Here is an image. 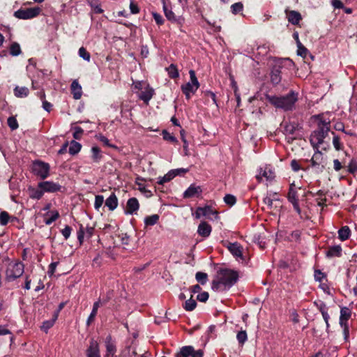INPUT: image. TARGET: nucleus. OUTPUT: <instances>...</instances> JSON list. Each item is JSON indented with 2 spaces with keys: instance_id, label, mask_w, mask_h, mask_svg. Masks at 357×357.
I'll list each match as a JSON object with an SVG mask.
<instances>
[{
  "instance_id": "1",
  "label": "nucleus",
  "mask_w": 357,
  "mask_h": 357,
  "mask_svg": "<svg viewBox=\"0 0 357 357\" xmlns=\"http://www.w3.org/2000/svg\"><path fill=\"white\" fill-rule=\"evenodd\" d=\"M238 278V274L235 271L220 269L212 282V289L215 291H220L230 288L236 282Z\"/></svg>"
},
{
  "instance_id": "2",
  "label": "nucleus",
  "mask_w": 357,
  "mask_h": 357,
  "mask_svg": "<svg viewBox=\"0 0 357 357\" xmlns=\"http://www.w3.org/2000/svg\"><path fill=\"white\" fill-rule=\"evenodd\" d=\"M266 97L267 100L274 107L284 111L294 109L296 102L298 100V93L294 91H291L282 96L266 95Z\"/></svg>"
},
{
  "instance_id": "3",
  "label": "nucleus",
  "mask_w": 357,
  "mask_h": 357,
  "mask_svg": "<svg viewBox=\"0 0 357 357\" xmlns=\"http://www.w3.org/2000/svg\"><path fill=\"white\" fill-rule=\"evenodd\" d=\"M330 130V122L320 119L318 122V128L310 135L312 146L317 149L319 146L324 143V139L328 135Z\"/></svg>"
},
{
  "instance_id": "4",
  "label": "nucleus",
  "mask_w": 357,
  "mask_h": 357,
  "mask_svg": "<svg viewBox=\"0 0 357 357\" xmlns=\"http://www.w3.org/2000/svg\"><path fill=\"white\" fill-rule=\"evenodd\" d=\"M24 264L20 261L10 262L6 270L5 280L12 282L22 275L24 273Z\"/></svg>"
},
{
  "instance_id": "5",
  "label": "nucleus",
  "mask_w": 357,
  "mask_h": 357,
  "mask_svg": "<svg viewBox=\"0 0 357 357\" xmlns=\"http://www.w3.org/2000/svg\"><path fill=\"white\" fill-rule=\"evenodd\" d=\"M190 82L183 84L181 90L187 99L190 98V93H195L199 87V83L193 70L189 71Z\"/></svg>"
},
{
  "instance_id": "6",
  "label": "nucleus",
  "mask_w": 357,
  "mask_h": 357,
  "mask_svg": "<svg viewBox=\"0 0 357 357\" xmlns=\"http://www.w3.org/2000/svg\"><path fill=\"white\" fill-rule=\"evenodd\" d=\"M50 169L49 164L42 161H35L32 165L33 173L41 179H45L49 176Z\"/></svg>"
},
{
  "instance_id": "7",
  "label": "nucleus",
  "mask_w": 357,
  "mask_h": 357,
  "mask_svg": "<svg viewBox=\"0 0 357 357\" xmlns=\"http://www.w3.org/2000/svg\"><path fill=\"white\" fill-rule=\"evenodd\" d=\"M40 11V8L38 6L25 9L20 8L14 13V16L18 19L29 20L37 17Z\"/></svg>"
},
{
  "instance_id": "8",
  "label": "nucleus",
  "mask_w": 357,
  "mask_h": 357,
  "mask_svg": "<svg viewBox=\"0 0 357 357\" xmlns=\"http://www.w3.org/2000/svg\"><path fill=\"white\" fill-rule=\"evenodd\" d=\"M187 172L188 169L184 168L172 169L164 176L158 178V183L159 185H163L165 183L170 181L176 176L179 175L181 174H185Z\"/></svg>"
},
{
  "instance_id": "9",
  "label": "nucleus",
  "mask_w": 357,
  "mask_h": 357,
  "mask_svg": "<svg viewBox=\"0 0 357 357\" xmlns=\"http://www.w3.org/2000/svg\"><path fill=\"white\" fill-rule=\"evenodd\" d=\"M38 187L40 189H43L45 192H56L60 191L61 186L53 181H42L38 184Z\"/></svg>"
},
{
  "instance_id": "10",
  "label": "nucleus",
  "mask_w": 357,
  "mask_h": 357,
  "mask_svg": "<svg viewBox=\"0 0 357 357\" xmlns=\"http://www.w3.org/2000/svg\"><path fill=\"white\" fill-rule=\"evenodd\" d=\"M275 176V172L269 167H266L264 169L260 168L259 173L256 176V178L259 182H261L263 177L267 181H272Z\"/></svg>"
},
{
  "instance_id": "11",
  "label": "nucleus",
  "mask_w": 357,
  "mask_h": 357,
  "mask_svg": "<svg viewBox=\"0 0 357 357\" xmlns=\"http://www.w3.org/2000/svg\"><path fill=\"white\" fill-rule=\"evenodd\" d=\"M288 200L293 204L294 208L296 210V211L300 214L301 211L298 205V199L297 197V192L292 188V186L290 187L288 195H287Z\"/></svg>"
},
{
  "instance_id": "12",
  "label": "nucleus",
  "mask_w": 357,
  "mask_h": 357,
  "mask_svg": "<svg viewBox=\"0 0 357 357\" xmlns=\"http://www.w3.org/2000/svg\"><path fill=\"white\" fill-rule=\"evenodd\" d=\"M202 190L200 186L192 184L190 187L184 192V198H190L194 197H199L201 195Z\"/></svg>"
},
{
  "instance_id": "13",
  "label": "nucleus",
  "mask_w": 357,
  "mask_h": 357,
  "mask_svg": "<svg viewBox=\"0 0 357 357\" xmlns=\"http://www.w3.org/2000/svg\"><path fill=\"white\" fill-rule=\"evenodd\" d=\"M139 208L138 200L135 197L130 198L126 204V213L133 214L136 213Z\"/></svg>"
},
{
  "instance_id": "14",
  "label": "nucleus",
  "mask_w": 357,
  "mask_h": 357,
  "mask_svg": "<svg viewBox=\"0 0 357 357\" xmlns=\"http://www.w3.org/2000/svg\"><path fill=\"white\" fill-rule=\"evenodd\" d=\"M86 357H100L99 345L93 340L90 342V345L86 350Z\"/></svg>"
},
{
  "instance_id": "15",
  "label": "nucleus",
  "mask_w": 357,
  "mask_h": 357,
  "mask_svg": "<svg viewBox=\"0 0 357 357\" xmlns=\"http://www.w3.org/2000/svg\"><path fill=\"white\" fill-rule=\"evenodd\" d=\"M211 230L212 228L209 224L206 222H202L198 226L197 233L203 237H208L210 235Z\"/></svg>"
},
{
  "instance_id": "16",
  "label": "nucleus",
  "mask_w": 357,
  "mask_h": 357,
  "mask_svg": "<svg viewBox=\"0 0 357 357\" xmlns=\"http://www.w3.org/2000/svg\"><path fill=\"white\" fill-rule=\"evenodd\" d=\"M71 93L75 100L81 98L82 95V86L77 80H74L70 86Z\"/></svg>"
},
{
  "instance_id": "17",
  "label": "nucleus",
  "mask_w": 357,
  "mask_h": 357,
  "mask_svg": "<svg viewBox=\"0 0 357 357\" xmlns=\"http://www.w3.org/2000/svg\"><path fill=\"white\" fill-rule=\"evenodd\" d=\"M228 249L234 257L243 259V248L240 245V244L237 243H229V245H228Z\"/></svg>"
},
{
  "instance_id": "18",
  "label": "nucleus",
  "mask_w": 357,
  "mask_h": 357,
  "mask_svg": "<svg viewBox=\"0 0 357 357\" xmlns=\"http://www.w3.org/2000/svg\"><path fill=\"white\" fill-rule=\"evenodd\" d=\"M105 206L109 211H114L118 206V198L114 192L105 200Z\"/></svg>"
},
{
  "instance_id": "19",
  "label": "nucleus",
  "mask_w": 357,
  "mask_h": 357,
  "mask_svg": "<svg viewBox=\"0 0 357 357\" xmlns=\"http://www.w3.org/2000/svg\"><path fill=\"white\" fill-rule=\"evenodd\" d=\"M154 93V91L152 88L149 87V86L144 89V91H142L140 94L139 95V97L141 100H142L145 103H148L149 101L152 98Z\"/></svg>"
},
{
  "instance_id": "20",
  "label": "nucleus",
  "mask_w": 357,
  "mask_h": 357,
  "mask_svg": "<svg viewBox=\"0 0 357 357\" xmlns=\"http://www.w3.org/2000/svg\"><path fill=\"white\" fill-rule=\"evenodd\" d=\"M264 203L267 206L268 209L278 208L280 207V200L273 199L271 196H266L264 199Z\"/></svg>"
},
{
  "instance_id": "21",
  "label": "nucleus",
  "mask_w": 357,
  "mask_h": 357,
  "mask_svg": "<svg viewBox=\"0 0 357 357\" xmlns=\"http://www.w3.org/2000/svg\"><path fill=\"white\" fill-rule=\"evenodd\" d=\"M288 21L292 24H298L301 20V14L295 10H291L287 13Z\"/></svg>"
},
{
  "instance_id": "22",
  "label": "nucleus",
  "mask_w": 357,
  "mask_h": 357,
  "mask_svg": "<svg viewBox=\"0 0 357 357\" xmlns=\"http://www.w3.org/2000/svg\"><path fill=\"white\" fill-rule=\"evenodd\" d=\"M351 314V310L348 307H344L341 308L340 317V326L347 324V321L350 318Z\"/></svg>"
},
{
  "instance_id": "23",
  "label": "nucleus",
  "mask_w": 357,
  "mask_h": 357,
  "mask_svg": "<svg viewBox=\"0 0 357 357\" xmlns=\"http://www.w3.org/2000/svg\"><path fill=\"white\" fill-rule=\"evenodd\" d=\"M100 304H101L100 300H98V301H96L93 303L92 311L86 321V324L88 326H89L94 321L95 317L98 312V310Z\"/></svg>"
},
{
  "instance_id": "24",
  "label": "nucleus",
  "mask_w": 357,
  "mask_h": 357,
  "mask_svg": "<svg viewBox=\"0 0 357 357\" xmlns=\"http://www.w3.org/2000/svg\"><path fill=\"white\" fill-rule=\"evenodd\" d=\"M342 253V248L340 245H335L330 247L326 252L328 257H340Z\"/></svg>"
},
{
  "instance_id": "25",
  "label": "nucleus",
  "mask_w": 357,
  "mask_h": 357,
  "mask_svg": "<svg viewBox=\"0 0 357 357\" xmlns=\"http://www.w3.org/2000/svg\"><path fill=\"white\" fill-rule=\"evenodd\" d=\"M29 93V90L25 86H16L14 89V94L17 98H25Z\"/></svg>"
},
{
  "instance_id": "26",
  "label": "nucleus",
  "mask_w": 357,
  "mask_h": 357,
  "mask_svg": "<svg viewBox=\"0 0 357 357\" xmlns=\"http://www.w3.org/2000/svg\"><path fill=\"white\" fill-rule=\"evenodd\" d=\"M213 213V210L210 206L199 207L196 210L195 217L196 218H200L201 216H206Z\"/></svg>"
},
{
  "instance_id": "27",
  "label": "nucleus",
  "mask_w": 357,
  "mask_h": 357,
  "mask_svg": "<svg viewBox=\"0 0 357 357\" xmlns=\"http://www.w3.org/2000/svg\"><path fill=\"white\" fill-rule=\"evenodd\" d=\"M58 318V312H54L53 317L50 320L45 321L43 323L41 329L47 332L48 329L52 328Z\"/></svg>"
},
{
  "instance_id": "28",
  "label": "nucleus",
  "mask_w": 357,
  "mask_h": 357,
  "mask_svg": "<svg viewBox=\"0 0 357 357\" xmlns=\"http://www.w3.org/2000/svg\"><path fill=\"white\" fill-rule=\"evenodd\" d=\"M106 349H107V353H106L105 357H114V356L116 353V347L111 342L110 339H107Z\"/></svg>"
},
{
  "instance_id": "29",
  "label": "nucleus",
  "mask_w": 357,
  "mask_h": 357,
  "mask_svg": "<svg viewBox=\"0 0 357 357\" xmlns=\"http://www.w3.org/2000/svg\"><path fill=\"white\" fill-rule=\"evenodd\" d=\"M281 71L279 68H274L271 72V79L273 84H278L281 80Z\"/></svg>"
},
{
  "instance_id": "30",
  "label": "nucleus",
  "mask_w": 357,
  "mask_h": 357,
  "mask_svg": "<svg viewBox=\"0 0 357 357\" xmlns=\"http://www.w3.org/2000/svg\"><path fill=\"white\" fill-rule=\"evenodd\" d=\"M350 233H351V231H350L349 227H347V226L342 227L338 231L339 238L342 241H345L349 238Z\"/></svg>"
},
{
  "instance_id": "31",
  "label": "nucleus",
  "mask_w": 357,
  "mask_h": 357,
  "mask_svg": "<svg viewBox=\"0 0 357 357\" xmlns=\"http://www.w3.org/2000/svg\"><path fill=\"white\" fill-rule=\"evenodd\" d=\"M264 234H255L253 236L252 241L257 243L259 247L261 249L265 248L266 242L264 240Z\"/></svg>"
},
{
  "instance_id": "32",
  "label": "nucleus",
  "mask_w": 357,
  "mask_h": 357,
  "mask_svg": "<svg viewBox=\"0 0 357 357\" xmlns=\"http://www.w3.org/2000/svg\"><path fill=\"white\" fill-rule=\"evenodd\" d=\"M197 306V302L195 299L192 298V296L191 295L190 298L185 301L184 304L183 305V308L186 311H192L195 309Z\"/></svg>"
},
{
  "instance_id": "33",
  "label": "nucleus",
  "mask_w": 357,
  "mask_h": 357,
  "mask_svg": "<svg viewBox=\"0 0 357 357\" xmlns=\"http://www.w3.org/2000/svg\"><path fill=\"white\" fill-rule=\"evenodd\" d=\"M194 348L191 346H186L181 348L179 353L176 355L181 356L183 357H191Z\"/></svg>"
},
{
  "instance_id": "34",
  "label": "nucleus",
  "mask_w": 357,
  "mask_h": 357,
  "mask_svg": "<svg viewBox=\"0 0 357 357\" xmlns=\"http://www.w3.org/2000/svg\"><path fill=\"white\" fill-rule=\"evenodd\" d=\"M163 9L165 15L169 20L172 22L177 21V18L176 17L174 13L172 11V10L169 9L168 6L165 3L163 5Z\"/></svg>"
},
{
  "instance_id": "35",
  "label": "nucleus",
  "mask_w": 357,
  "mask_h": 357,
  "mask_svg": "<svg viewBox=\"0 0 357 357\" xmlns=\"http://www.w3.org/2000/svg\"><path fill=\"white\" fill-rule=\"evenodd\" d=\"M81 144L75 141H72L69 147V153L71 155L77 153L81 149Z\"/></svg>"
},
{
  "instance_id": "36",
  "label": "nucleus",
  "mask_w": 357,
  "mask_h": 357,
  "mask_svg": "<svg viewBox=\"0 0 357 357\" xmlns=\"http://www.w3.org/2000/svg\"><path fill=\"white\" fill-rule=\"evenodd\" d=\"M159 220V215L157 214H154L150 216H147L144 220V223L146 226L150 225H154L157 223V222Z\"/></svg>"
},
{
  "instance_id": "37",
  "label": "nucleus",
  "mask_w": 357,
  "mask_h": 357,
  "mask_svg": "<svg viewBox=\"0 0 357 357\" xmlns=\"http://www.w3.org/2000/svg\"><path fill=\"white\" fill-rule=\"evenodd\" d=\"M92 158L94 162H98L102 155L100 154V149L98 146H93L91 149Z\"/></svg>"
},
{
  "instance_id": "38",
  "label": "nucleus",
  "mask_w": 357,
  "mask_h": 357,
  "mask_svg": "<svg viewBox=\"0 0 357 357\" xmlns=\"http://www.w3.org/2000/svg\"><path fill=\"white\" fill-rule=\"evenodd\" d=\"M21 53V48L17 43H13L10 47V54L12 56H18Z\"/></svg>"
},
{
  "instance_id": "39",
  "label": "nucleus",
  "mask_w": 357,
  "mask_h": 357,
  "mask_svg": "<svg viewBox=\"0 0 357 357\" xmlns=\"http://www.w3.org/2000/svg\"><path fill=\"white\" fill-rule=\"evenodd\" d=\"M196 280L201 283L204 284L207 282L208 275L206 273L203 272H197L195 275Z\"/></svg>"
},
{
  "instance_id": "40",
  "label": "nucleus",
  "mask_w": 357,
  "mask_h": 357,
  "mask_svg": "<svg viewBox=\"0 0 357 357\" xmlns=\"http://www.w3.org/2000/svg\"><path fill=\"white\" fill-rule=\"evenodd\" d=\"M51 216L45 220V224L47 225H51L53 222L58 219L59 213L57 211H52L50 212Z\"/></svg>"
},
{
  "instance_id": "41",
  "label": "nucleus",
  "mask_w": 357,
  "mask_h": 357,
  "mask_svg": "<svg viewBox=\"0 0 357 357\" xmlns=\"http://www.w3.org/2000/svg\"><path fill=\"white\" fill-rule=\"evenodd\" d=\"M10 220V215L6 211L0 213V224L3 226L6 225Z\"/></svg>"
},
{
  "instance_id": "42",
  "label": "nucleus",
  "mask_w": 357,
  "mask_h": 357,
  "mask_svg": "<svg viewBox=\"0 0 357 357\" xmlns=\"http://www.w3.org/2000/svg\"><path fill=\"white\" fill-rule=\"evenodd\" d=\"M236 338H237L239 344H243L248 339L246 331H239L236 335Z\"/></svg>"
},
{
  "instance_id": "43",
  "label": "nucleus",
  "mask_w": 357,
  "mask_h": 357,
  "mask_svg": "<svg viewBox=\"0 0 357 357\" xmlns=\"http://www.w3.org/2000/svg\"><path fill=\"white\" fill-rule=\"evenodd\" d=\"M44 194V192L43 189H33L31 190V194L30 195V197L33 199H40Z\"/></svg>"
},
{
  "instance_id": "44",
  "label": "nucleus",
  "mask_w": 357,
  "mask_h": 357,
  "mask_svg": "<svg viewBox=\"0 0 357 357\" xmlns=\"http://www.w3.org/2000/svg\"><path fill=\"white\" fill-rule=\"evenodd\" d=\"M8 125L12 130H15L18 128V123L14 116H10L8 119Z\"/></svg>"
},
{
  "instance_id": "45",
  "label": "nucleus",
  "mask_w": 357,
  "mask_h": 357,
  "mask_svg": "<svg viewBox=\"0 0 357 357\" xmlns=\"http://www.w3.org/2000/svg\"><path fill=\"white\" fill-rule=\"evenodd\" d=\"M297 47H298V50H297L298 54L303 57H305L307 52V50L301 44L300 40H298V42H297Z\"/></svg>"
},
{
  "instance_id": "46",
  "label": "nucleus",
  "mask_w": 357,
  "mask_h": 357,
  "mask_svg": "<svg viewBox=\"0 0 357 357\" xmlns=\"http://www.w3.org/2000/svg\"><path fill=\"white\" fill-rule=\"evenodd\" d=\"M324 195L325 193L322 190H319L316 193V195L319 197L317 199V202L319 206H323L325 204V202H326V198H322V196H324Z\"/></svg>"
},
{
  "instance_id": "47",
  "label": "nucleus",
  "mask_w": 357,
  "mask_h": 357,
  "mask_svg": "<svg viewBox=\"0 0 357 357\" xmlns=\"http://www.w3.org/2000/svg\"><path fill=\"white\" fill-rule=\"evenodd\" d=\"M168 73L172 78H176L178 77V72L176 67L172 64L167 68Z\"/></svg>"
},
{
  "instance_id": "48",
  "label": "nucleus",
  "mask_w": 357,
  "mask_h": 357,
  "mask_svg": "<svg viewBox=\"0 0 357 357\" xmlns=\"http://www.w3.org/2000/svg\"><path fill=\"white\" fill-rule=\"evenodd\" d=\"M79 55L84 60L89 61L91 58L90 54L86 51V50L84 47H82L79 49Z\"/></svg>"
},
{
  "instance_id": "49",
  "label": "nucleus",
  "mask_w": 357,
  "mask_h": 357,
  "mask_svg": "<svg viewBox=\"0 0 357 357\" xmlns=\"http://www.w3.org/2000/svg\"><path fill=\"white\" fill-rule=\"evenodd\" d=\"M104 202V197L102 195H96L95 197L94 207L96 210L102 206Z\"/></svg>"
},
{
  "instance_id": "50",
  "label": "nucleus",
  "mask_w": 357,
  "mask_h": 357,
  "mask_svg": "<svg viewBox=\"0 0 357 357\" xmlns=\"http://www.w3.org/2000/svg\"><path fill=\"white\" fill-rule=\"evenodd\" d=\"M224 201L227 204L233 206L236 203V199L234 195L228 194L225 196Z\"/></svg>"
},
{
  "instance_id": "51",
  "label": "nucleus",
  "mask_w": 357,
  "mask_h": 357,
  "mask_svg": "<svg viewBox=\"0 0 357 357\" xmlns=\"http://www.w3.org/2000/svg\"><path fill=\"white\" fill-rule=\"evenodd\" d=\"M243 6L241 2L236 3L231 6V12L237 14L243 10Z\"/></svg>"
},
{
  "instance_id": "52",
  "label": "nucleus",
  "mask_w": 357,
  "mask_h": 357,
  "mask_svg": "<svg viewBox=\"0 0 357 357\" xmlns=\"http://www.w3.org/2000/svg\"><path fill=\"white\" fill-rule=\"evenodd\" d=\"M162 137L165 140L169 141L172 142H176V137L166 130L162 131Z\"/></svg>"
},
{
  "instance_id": "53",
  "label": "nucleus",
  "mask_w": 357,
  "mask_h": 357,
  "mask_svg": "<svg viewBox=\"0 0 357 357\" xmlns=\"http://www.w3.org/2000/svg\"><path fill=\"white\" fill-rule=\"evenodd\" d=\"M85 231L84 227L81 225L79 227V229L77 231V238L79 241V243L82 244L84 240V237L85 236Z\"/></svg>"
},
{
  "instance_id": "54",
  "label": "nucleus",
  "mask_w": 357,
  "mask_h": 357,
  "mask_svg": "<svg viewBox=\"0 0 357 357\" xmlns=\"http://www.w3.org/2000/svg\"><path fill=\"white\" fill-rule=\"evenodd\" d=\"M83 134V130L80 127H75L73 137L76 139H79Z\"/></svg>"
},
{
  "instance_id": "55",
  "label": "nucleus",
  "mask_w": 357,
  "mask_h": 357,
  "mask_svg": "<svg viewBox=\"0 0 357 357\" xmlns=\"http://www.w3.org/2000/svg\"><path fill=\"white\" fill-rule=\"evenodd\" d=\"M71 231V227L68 225H66L65 228L61 230V234L66 240H67L70 237Z\"/></svg>"
},
{
  "instance_id": "56",
  "label": "nucleus",
  "mask_w": 357,
  "mask_h": 357,
  "mask_svg": "<svg viewBox=\"0 0 357 357\" xmlns=\"http://www.w3.org/2000/svg\"><path fill=\"white\" fill-rule=\"evenodd\" d=\"M208 294L206 291H204L197 295V299L201 302H206L208 299Z\"/></svg>"
},
{
  "instance_id": "57",
  "label": "nucleus",
  "mask_w": 357,
  "mask_h": 357,
  "mask_svg": "<svg viewBox=\"0 0 357 357\" xmlns=\"http://www.w3.org/2000/svg\"><path fill=\"white\" fill-rule=\"evenodd\" d=\"M333 144L337 151H340L342 149L339 137L336 135L333 137Z\"/></svg>"
},
{
  "instance_id": "58",
  "label": "nucleus",
  "mask_w": 357,
  "mask_h": 357,
  "mask_svg": "<svg viewBox=\"0 0 357 357\" xmlns=\"http://www.w3.org/2000/svg\"><path fill=\"white\" fill-rule=\"evenodd\" d=\"M153 17L155 21V22L158 24V25H162L164 22V20L162 18V17L157 13H153Z\"/></svg>"
},
{
  "instance_id": "59",
  "label": "nucleus",
  "mask_w": 357,
  "mask_h": 357,
  "mask_svg": "<svg viewBox=\"0 0 357 357\" xmlns=\"http://www.w3.org/2000/svg\"><path fill=\"white\" fill-rule=\"evenodd\" d=\"M130 10L132 14H137L139 12V8L137 4H135L133 1H131L130 3Z\"/></svg>"
},
{
  "instance_id": "60",
  "label": "nucleus",
  "mask_w": 357,
  "mask_h": 357,
  "mask_svg": "<svg viewBox=\"0 0 357 357\" xmlns=\"http://www.w3.org/2000/svg\"><path fill=\"white\" fill-rule=\"evenodd\" d=\"M121 244L123 245H128L130 242V238L126 234H122L121 235Z\"/></svg>"
},
{
  "instance_id": "61",
  "label": "nucleus",
  "mask_w": 357,
  "mask_h": 357,
  "mask_svg": "<svg viewBox=\"0 0 357 357\" xmlns=\"http://www.w3.org/2000/svg\"><path fill=\"white\" fill-rule=\"evenodd\" d=\"M98 139L102 142L105 146L112 147V146L110 144L109 139L105 137L104 135H100L98 136Z\"/></svg>"
},
{
  "instance_id": "62",
  "label": "nucleus",
  "mask_w": 357,
  "mask_h": 357,
  "mask_svg": "<svg viewBox=\"0 0 357 357\" xmlns=\"http://www.w3.org/2000/svg\"><path fill=\"white\" fill-rule=\"evenodd\" d=\"M291 167L294 172H297L301 169L298 161H297L296 160H291Z\"/></svg>"
},
{
  "instance_id": "63",
  "label": "nucleus",
  "mask_w": 357,
  "mask_h": 357,
  "mask_svg": "<svg viewBox=\"0 0 357 357\" xmlns=\"http://www.w3.org/2000/svg\"><path fill=\"white\" fill-rule=\"evenodd\" d=\"M321 314H322V317L326 322V326L328 327L329 326V324H328V319L330 318L329 317V314L327 313V312H326L324 308L321 307Z\"/></svg>"
},
{
  "instance_id": "64",
  "label": "nucleus",
  "mask_w": 357,
  "mask_h": 357,
  "mask_svg": "<svg viewBox=\"0 0 357 357\" xmlns=\"http://www.w3.org/2000/svg\"><path fill=\"white\" fill-rule=\"evenodd\" d=\"M52 105L47 102V100H43V108L47 111V112H50L51 109H52Z\"/></svg>"
}]
</instances>
